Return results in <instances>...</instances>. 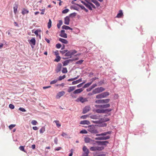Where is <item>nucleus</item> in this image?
<instances>
[{"mask_svg":"<svg viewBox=\"0 0 156 156\" xmlns=\"http://www.w3.org/2000/svg\"><path fill=\"white\" fill-rule=\"evenodd\" d=\"M99 116L96 115H93L90 116V118L93 119L91 120L93 123H100L102 122H107L109 120L108 118L99 119Z\"/></svg>","mask_w":156,"mask_h":156,"instance_id":"obj_1","label":"nucleus"},{"mask_svg":"<svg viewBox=\"0 0 156 156\" xmlns=\"http://www.w3.org/2000/svg\"><path fill=\"white\" fill-rule=\"evenodd\" d=\"M111 132L110 131H108L99 134H96V136H99V137H96L95 139L97 140H104L108 139L110 138V136H105L107 134H111Z\"/></svg>","mask_w":156,"mask_h":156,"instance_id":"obj_2","label":"nucleus"},{"mask_svg":"<svg viewBox=\"0 0 156 156\" xmlns=\"http://www.w3.org/2000/svg\"><path fill=\"white\" fill-rule=\"evenodd\" d=\"M77 52V51L75 50H72L68 51L65 54V56H68L70 58L72 57V56L74 55Z\"/></svg>","mask_w":156,"mask_h":156,"instance_id":"obj_3","label":"nucleus"},{"mask_svg":"<svg viewBox=\"0 0 156 156\" xmlns=\"http://www.w3.org/2000/svg\"><path fill=\"white\" fill-rule=\"evenodd\" d=\"M109 95V93L107 92H105L101 94L97 95L96 98H105Z\"/></svg>","mask_w":156,"mask_h":156,"instance_id":"obj_4","label":"nucleus"},{"mask_svg":"<svg viewBox=\"0 0 156 156\" xmlns=\"http://www.w3.org/2000/svg\"><path fill=\"white\" fill-rule=\"evenodd\" d=\"M105 90V88L102 87H98L95 88L93 90V93L94 94H95L101 92Z\"/></svg>","mask_w":156,"mask_h":156,"instance_id":"obj_5","label":"nucleus"},{"mask_svg":"<svg viewBox=\"0 0 156 156\" xmlns=\"http://www.w3.org/2000/svg\"><path fill=\"white\" fill-rule=\"evenodd\" d=\"M110 106L109 104H106L103 105H96V107L97 108H106L109 107Z\"/></svg>","mask_w":156,"mask_h":156,"instance_id":"obj_6","label":"nucleus"},{"mask_svg":"<svg viewBox=\"0 0 156 156\" xmlns=\"http://www.w3.org/2000/svg\"><path fill=\"white\" fill-rule=\"evenodd\" d=\"M83 151L84 152L82 154V156H88V149L85 146L83 147Z\"/></svg>","mask_w":156,"mask_h":156,"instance_id":"obj_7","label":"nucleus"},{"mask_svg":"<svg viewBox=\"0 0 156 156\" xmlns=\"http://www.w3.org/2000/svg\"><path fill=\"white\" fill-rule=\"evenodd\" d=\"M62 68V64L61 63H59L56 68L55 71L56 73H58L60 72Z\"/></svg>","mask_w":156,"mask_h":156,"instance_id":"obj_8","label":"nucleus"},{"mask_svg":"<svg viewBox=\"0 0 156 156\" xmlns=\"http://www.w3.org/2000/svg\"><path fill=\"white\" fill-rule=\"evenodd\" d=\"M65 94V92L63 91H60L58 93L56 96V98L59 99L60 98L63 96Z\"/></svg>","mask_w":156,"mask_h":156,"instance_id":"obj_9","label":"nucleus"},{"mask_svg":"<svg viewBox=\"0 0 156 156\" xmlns=\"http://www.w3.org/2000/svg\"><path fill=\"white\" fill-rule=\"evenodd\" d=\"M65 31L64 30H62L61 31V33L59 35V36L61 37L64 38H67V34L65 33Z\"/></svg>","mask_w":156,"mask_h":156,"instance_id":"obj_10","label":"nucleus"},{"mask_svg":"<svg viewBox=\"0 0 156 156\" xmlns=\"http://www.w3.org/2000/svg\"><path fill=\"white\" fill-rule=\"evenodd\" d=\"M69 16H66L64 18V23L65 24L68 25L69 24Z\"/></svg>","mask_w":156,"mask_h":156,"instance_id":"obj_11","label":"nucleus"},{"mask_svg":"<svg viewBox=\"0 0 156 156\" xmlns=\"http://www.w3.org/2000/svg\"><path fill=\"white\" fill-rule=\"evenodd\" d=\"M97 142L98 143L99 145H104L105 146L107 144L109 143L107 141H97Z\"/></svg>","mask_w":156,"mask_h":156,"instance_id":"obj_12","label":"nucleus"},{"mask_svg":"<svg viewBox=\"0 0 156 156\" xmlns=\"http://www.w3.org/2000/svg\"><path fill=\"white\" fill-rule=\"evenodd\" d=\"M95 6L92 3L88 2V9L90 10L92 9V8L95 9Z\"/></svg>","mask_w":156,"mask_h":156,"instance_id":"obj_13","label":"nucleus"},{"mask_svg":"<svg viewBox=\"0 0 156 156\" xmlns=\"http://www.w3.org/2000/svg\"><path fill=\"white\" fill-rule=\"evenodd\" d=\"M29 43L30 44L34 45L36 43V40L35 38L32 37L30 40V41L29 42Z\"/></svg>","mask_w":156,"mask_h":156,"instance_id":"obj_14","label":"nucleus"},{"mask_svg":"<svg viewBox=\"0 0 156 156\" xmlns=\"http://www.w3.org/2000/svg\"><path fill=\"white\" fill-rule=\"evenodd\" d=\"M71 61L72 60H71V59L65 61L63 62V66H65L67 65L70 62H71Z\"/></svg>","mask_w":156,"mask_h":156,"instance_id":"obj_15","label":"nucleus"},{"mask_svg":"<svg viewBox=\"0 0 156 156\" xmlns=\"http://www.w3.org/2000/svg\"><path fill=\"white\" fill-rule=\"evenodd\" d=\"M59 41L64 44H67L68 43V41L66 40L61 38L59 39Z\"/></svg>","mask_w":156,"mask_h":156,"instance_id":"obj_16","label":"nucleus"},{"mask_svg":"<svg viewBox=\"0 0 156 156\" xmlns=\"http://www.w3.org/2000/svg\"><path fill=\"white\" fill-rule=\"evenodd\" d=\"M83 91L82 88H80L75 90L73 92L74 94H77L80 93Z\"/></svg>","mask_w":156,"mask_h":156,"instance_id":"obj_17","label":"nucleus"},{"mask_svg":"<svg viewBox=\"0 0 156 156\" xmlns=\"http://www.w3.org/2000/svg\"><path fill=\"white\" fill-rule=\"evenodd\" d=\"M123 15L122 11V10H120L119 11V13L117 14L116 17L118 18H121Z\"/></svg>","mask_w":156,"mask_h":156,"instance_id":"obj_18","label":"nucleus"},{"mask_svg":"<svg viewBox=\"0 0 156 156\" xmlns=\"http://www.w3.org/2000/svg\"><path fill=\"white\" fill-rule=\"evenodd\" d=\"M62 28L63 29H65V30H72L73 29L69 27L66 26V25H63L62 27Z\"/></svg>","mask_w":156,"mask_h":156,"instance_id":"obj_19","label":"nucleus"},{"mask_svg":"<svg viewBox=\"0 0 156 156\" xmlns=\"http://www.w3.org/2000/svg\"><path fill=\"white\" fill-rule=\"evenodd\" d=\"M75 89V86L70 87L67 90V91L68 92L70 93V92H71V91H73Z\"/></svg>","mask_w":156,"mask_h":156,"instance_id":"obj_20","label":"nucleus"},{"mask_svg":"<svg viewBox=\"0 0 156 156\" xmlns=\"http://www.w3.org/2000/svg\"><path fill=\"white\" fill-rule=\"evenodd\" d=\"M96 111L97 113H105V110L104 109H97Z\"/></svg>","mask_w":156,"mask_h":156,"instance_id":"obj_21","label":"nucleus"},{"mask_svg":"<svg viewBox=\"0 0 156 156\" xmlns=\"http://www.w3.org/2000/svg\"><path fill=\"white\" fill-rule=\"evenodd\" d=\"M90 126H88V129H88V131L90 132L91 133H95L96 134L98 133V132L95 129H93V130H90V128H91Z\"/></svg>","mask_w":156,"mask_h":156,"instance_id":"obj_22","label":"nucleus"},{"mask_svg":"<svg viewBox=\"0 0 156 156\" xmlns=\"http://www.w3.org/2000/svg\"><path fill=\"white\" fill-rule=\"evenodd\" d=\"M34 30H32V33H34L37 36H38V32L41 31L40 30H36L35 31H34Z\"/></svg>","mask_w":156,"mask_h":156,"instance_id":"obj_23","label":"nucleus"},{"mask_svg":"<svg viewBox=\"0 0 156 156\" xmlns=\"http://www.w3.org/2000/svg\"><path fill=\"white\" fill-rule=\"evenodd\" d=\"M63 23L62 21V20H59L58 23L57 24V27L58 28H60L61 26L62 25Z\"/></svg>","mask_w":156,"mask_h":156,"instance_id":"obj_24","label":"nucleus"},{"mask_svg":"<svg viewBox=\"0 0 156 156\" xmlns=\"http://www.w3.org/2000/svg\"><path fill=\"white\" fill-rule=\"evenodd\" d=\"M92 2H93L95 5L99 7L100 5V4L96 0H92Z\"/></svg>","mask_w":156,"mask_h":156,"instance_id":"obj_25","label":"nucleus"},{"mask_svg":"<svg viewBox=\"0 0 156 156\" xmlns=\"http://www.w3.org/2000/svg\"><path fill=\"white\" fill-rule=\"evenodd\" d=\"M29 13V11L25 9H23L22 12V13L23 15H24L26 14H27Z\"/></svg>","mask_w":156,"mask_h":156,"instance_id":"obj_26","label":"nucleus"},{"mask_svg":"<svg viewBox=\"0 0 156 156\" xmlns=\"http://www.w3.org/2000/svg\"><path fill=\"white\" fill-rule=\"evenodd\" d=\"M80 124L82 125L88 124V120H85L82 121L80 122Z\"/></svg>","mask_w":156,"mask_h":156,"instance_id":"obj_27","label":"nucleus"},{"mask_svg":"<svg viewBox=\"0 0 156 156\" xmlns=\"http://www.w3.org/2000/svg\"><path fill=\"white\" fill-rule=\"evenodd\" d=\"M77 101H80L82 103H83L85 101V99L83 97H82L78 98L77 99Z\"/></svg>","mask_w":156,"mask_h":156,"instance_id":"obj_28","label":"nucleus"},{"mask_svg":"<svg viewBox=\"0 0 156 156\" xmlns=\"http://www.w3.org/2000/svg\"><path fill=\"white\" fill-rule=\"evenodd\" d=\"M96 147V150L97 151H101L103 150L104 148V147L103 146H97Z\"/></svg>","mask_w":156,"mask_h":156,"instance_id":"obj_29","label":"nucleus"},{"mask_svg":"<svg viewBox=\"0 0 156 156\" xmlns=\"http://www.w3.org/2000/svg\"><path fill=\"white\" fill-rule=\"evenodd\" d=\"M54 122H55L58 127H59L61 126L60 124L59 123V121L58 120H55L54 121Z\"/></svg>","mask_w":156,"mask_h":156,"instance_id":"obj_30","label":"nucleus"},{"mask_svg":"<svg viewBox=\"0 0 156 156\" xmlns=\"http://www.w3.org/2000/svg\"><path fill=\"white\" fill-rule=\"evenodd\" d=\"M61 136H62L64 137L65 138H68V135L67 133H64L63 132L62 133V134H61Z\"/></svg>","mask_w":156,"mask_h":156,"instance_id":"obj_31","label":"nucleus"},{"mask_svg":"<svg viewBox=\"0 0 156 156\" xmlns=\"http://www.w3.org/2000/svg\"><path fill=\"white\" fill-rule=\"evenodd\" d=\"M45 131V127L44 126L42 127L40 130V132L41 133H43Z\"/></svg>","mask_w":156,"mask_h":156,"instance_id":"obj_32","label":"nucleus"},{"mask_svg":"<svg viewBox=\"0 0 156 156\" xmlns=\"http://www.w3.org/2000/svg\"><path fill=\"white\" fill-rule=\"evenodd\" d=\"M88 112V107L86 106L83 109V113L85 114Z\"/></svg>","mask_w":156,"mask_h":156,"instance_id":"obj_33","label":"nucleus"},{"mask_svg":"<svg viewBox=\"0 0 156 156\" xmlns=\"http://www.w3.org/2000/svg\"><path fill=\"white\" fill-rule=\"evenodd\" d=\"M110 101V99H105L102 100V103H107L109 102Z\"/></svg>","mask_w":156,"mask_h":156,"instance_id":"obj_34","label":"nucleus"},{"mask_svg":"<svg viewBox=\"0 0 156 156\" xmlns=\"http://www.w3.org/2000/svg\"><path fill=\"white\" fill-rule=\"evenodd\" d=\"M51 26V21L50 19H49L48 24V28H50Z\"/></svg>","mask_w":156,"mask_h":156,"instance_id":"obj_35","label":"nucleus"},{"mask_svg":"<svg viewBox=\"0 0 156 156\" xmlns=\"http://www.w3.org/2000/svg\"><path fill=\"white\" fill-rule=\"evenodd\" d=\"M17 8L18 6L16 5L15 6L13 7L14 12L15 14H16L17 12Z\"/></svg>","mask_w":156,"mask_h":156,"instance_id":"obj_36","label":"nucleus"},{"mask_svg":"<svg viewBox=\"0 0 156 156\" xmlns=\"http://www.w3.org/2000/svg\"><path fill=\"white\" fill-rule=\"evenodd\" d=\"M86 2L87 3H86L85 2L83 1H81V2L84 5L86 6L88 8V0H86Z\"/></svg>","mask_w":156,"mask_h":156,"instance_id":"obj_37","label":"nucleus"},{"mask_svg":"<svg viewBox=\"0 0 156 156\" xmlns=\"http://www.w3.org/2000/svg\"><path fill=\"white\" fill-rule=\"evenodd\" d=\"M60 58H61L60 56H59V55L57 56H56V58L55 59L54 61L58 62L60 60Z\"/></svg>","mask_w":156,"mask_h":156,"instance_id":"obj_38","label":"nucleus"},{"mask_svg":"<svg viewBox=\"0 0 156 156\" xmlns=\"http://www.w3.org/2000/svg\"><path fill=\"white\" fill-rule=\"evenodd\" d=\"M68 71L66 68H63L62 70V72L63 73H65L67 72Z\"/></svg>","mask_w":156,"mask_h":156,"instance_id":"obj_39","label":"nucleus"},{"mask_svg":"<svg viewBox=\"0 0 156 156\" xmlns=\"http://www.w3.org/2000/svg\"><path fill=\"white\" fill-rule=\"evenodd\" d=\"M80 83V80H77L76 81H73L72 83V85H75Z\"/></svg>","mask_w":156,"mask_h":156,"instance_id":"obj_40","label":"nucleus"},{"mask_svg":"<svg viewBox=\"0 0 156 156\" xmlns=\"http://www.w3.org/2000/svg\"><path fill=\"white\" fill-rule=\"evenodd\" d=\"M87 131L85 129L82 130L80 132V133L82 134H87Z\"/></svg>","mask_w":156,"mask_h":156,"instance_id":"obj_41","label":"nucleus"},{"mask_svg":"<svg viewBox=\"0 0 156 156\" xmlns=\"http://www.w3.org/2000/svg\"><path fill=\"white\" fill-rule=\"evenodd\" d=\"M69 9H65L63 10L62 11V12L63 14H66V13L67 12H69Z\"/></svg>","mask_w":156,"mask_h":156,"instance_id":"obj_42","label":"nucleus"},{"mask_svg":"<svg viewBox=\"0 0 156 156\" xmlns=\"http://www.w3.org/2000/svg\"><path fill=\"white\" fill-rule=\"evenodd\" d=\"M66 77V76L65 75H64L63 76H60L58 78V80H61L63 79H64Z\"/></svg>","mask_w":156,"mask_h":156,"instance_id":"obj_43","label":"nucleus"},{"mask_svg":"<svg viewBox=\"0 0 156 156\" xmlns=\"http://www.w3.org/2000/svg\"><path fill=\"white\" fill-rule=\"evenodd\" d=\"M19 149L20 150L23 151L24 152H26V151L24 149V147L23 146H20L19 147Z\"/></svg>","mask_w":156,"mask_h":156,"instance_id":"obj_44","label":"nucleus"},{"mask_svg":"<svg viewBox=\"0 0 156 156\" xmlns=\"http://www.w3.org/2000/svg\"><path fill=\"white\" fill-rule=\"evenodd\" d=\"M31 124L33 125H36L37 122L35 120H33L31 122Z\"/></svg>","mask_w":156,"mask_h":156,"instance_id":"obj_45","label":"nucleus"},{"mask_svg":"<svg viewBox=\"0 0 156 156\" xmlns=\"http://www.w3.org/2000/svg\"><path fill=\"white\" fill-rule=\"evenodd\" d=\"M90 150L92 151H96V147H91L90 148Z\"/></svg>","mask_w":156,"mask_h":156,"instance_id":"obj_46","label":"nucleus"},{"mask_svg":"<svg viewBox=\"0 0 156 156\" xmlns=\"http://www.w3.org/2000/svg\"><path fill=\"white\" fill-rule=\"evenodd\" d=\"M98 78H96V77H95L94 78H93L92 79H91V80H90V81H91V82L90 83H88V86L90 85L91 83L94 80H96V79H98Z\"/></svg>","mask_w":156,"mask_h":156,"instance_id":"obj_47","label":"nucleus"},{"mask_svg":"<svg viewBox=\"0 0 156 156\" xmlns=\"http://www.w3.org/2000/svg\"><path fill=\"white\" fill-rule=\"evenodd\" d=\"M83 62V60H81L76 62V64H81Z\"/></svg>","mask_w":156,"mask_h":156,"instance_id":"obj_48","label":"nucleus"},{"mask_svg":"<svg viewBox=\"0 0 156 156\" xmlns=\"http://www.w3.org/2000/svg\"><path fill=\"white\" fill-rule=\"evenodd\" d=\"M68 51V50H65L63 51H60V52L63 55L64 54H65Z\"/></svg>","mask_w":156,"mask_h":156,"instance_id":"obj_49","label":"nucleus"},{"mask_svg":"<svg viewBox=\"0 0 156 156\" xmlns=\"http://www.w3.org/2000/svg\"><path fill=\"white\" fill-rule=\"evenodd\" d=\"M57 80H52L50 82V84H55L57 82Z\"/></svg>","mask_w":156,"mask_h":156,"instance_id":"obj_50","label":"nucleus"},{"mask_svg":"<svg viewBox=\"0 0 156 156\" xmlns=\"http://www.w3.org/2000/svg\"><path fill=\"white\" fill-rule=\"evenodd\" d=\"M76 15V12H73L70 14L69 15V16L70 17H74Z\"/></svg>","mask_w":156,"mask_h":156,"instance_id":"obj_51","label":"nucleus"},{"mask_svg":"<svg viewBox=\"0 0 156 156\" xmlns=\"http://www.w3.org/2000/svg\"><path fill=\"white\" fill-rule=\"evenodd\" d=\"M95 102L98 104L102 103V100H96Z\"/></svg>","mask_w":156,"mask_h":156,"instance_id":"obj_52","label":"nucleus"},{"mask_svg":"<svg viewBox=\"0 0 156 156\" xmlns=\"http://www.w3.org/2000/svg\"><path fill=\"white\" fill-rule=\"evenodd\" d=\"M61 46V44L59 43H58L56 45V47L57 48H60Z\"/></svg>","mask_w":156,"mask_h":156,"instance_id":"obj_53","label":"nucleus"},{"mask_svg":"<svg viewBox=\"0 0 156 156\" xmlns=\"http://www.w3.org/2000/svg\"><path fill=\"white\" fill-rule=\"evenodd\" d=\"M19 110L20 111L22 112H25L26 111V110L23 108L20 107L19 108Z\"/></svg>","mask_w":156,"mask_h":156,"instance_id":"obj_54","label":"nucleus"},{"mask_svg":"<svg viewBox=\"0 0 156 156\" xmlns=\"http://www.w3.org/2000/svg\"><path fill=\"white\" fill-rule=\"evenodd\" d=\"M96 86H97L96 84H93L91 86V88H88V91L91 90L92 88H94V87H95Z\"/></svg>","mask_w":156,"mask_h":156,"instance_id":"obj_55","label":"nucleus"},{"mask_svg":"<svg viewBox=\"0 0 156 156\" xmlns=\"http://www.w3.org/2000/svg\"><path fill=\"white\" fill-rule=\"evenodd\" d=\"M88 117V115H83L80 118L82 119H86L87 118V117Z\"/></svg>","mask_w":156,"mask_h":156,"instance_id":"obj_56","label":"nucleus"},{"mask_svg":"<svg viewBox=\"0 0 156 156\" xmlns=\"http://www.w3.org/2000/svg\"><path fill=\"white\" fill-rule=\"evenodd\" d=\"M9 107L11 109H13L14 108V105L12 104H10L9 105Z\"/></svg>","mask_w":156,"mask_h":156,"instance_id":"obj_57","label":"nucleus"},{"mask_svg":"<svg viewBox=\"0 0 156 156\" xmlns=\"http://www.w3.org/2000/svg\"><path fill=\"white\" fill-rule=\"evenodd\" d=\"M16 125L15 124H11L9 126V128L10 129H12Z\"/></svg>","mask_w":156,"mask_h":156,"instance_id":"obj_58","label":"nucleus"},{"mask_svg":"<svg viewBox=\"0 0 156 156\" xmlns=\"http://www.w3.org/2000/svg\"><path fill=\"white\" fill-rule=\"evenodd\" d=\"M69 151L70 152V153L69 155V156H72L73 153V150L72 149H71Z\"/></svg>","mask_w":156,"mask_h":156,"instance_id":"obj_59","label":"nucleus"},{"mask_svg":"<svg viewBox=\"0 0 156 156\" xmlns=\"http://www.w3.org/2000/svg\"><path fill=\"white\" fill-rule=\"evenodd\" d=\"M58 140L57 137H55L54 140V142L55 144H58Z\"/></svg>","mask_w":156,"mask_h":156,"instance_id":"obj_60","label":"nucleus"},{"mask_svg":"<svg viewBox=\"0 0 156 156\" xmlns=\"http://www.w3.org/2000/svg\"><path fill=\"white\" fill-rule=\"evenodd\" d=\"M84 83L83 82H82V83H80L77 86V87H81L82 86L83 84Z\"/></svg>","mask_w":156,"mask_h":156,"instance_id":"obj_61","label":"nucleus"},{"mask_svg":"<svg viewBox=\"0 0 156 156\" xmlns=\"http://www.w3.org/2000/svg\"><path fill=\"white\" fill-rule=\"evenodd\" d=\"M77 5L80 6L83 9H85V7L82 5H79L78 4H77Z\"/></svg>","mask_w":156,"mask_h":156,"instance_id":"obj_62","label":"nucleus"},{"mask_svg":"<svg viewBox=\"0 0 156 156\" xmlns=\"http://www.w3.org/2000/svg\"><path fill=\"white\" fill-rule=\"evenodd\" d=\"M76 78H71V79H68V81H73V80H76Z\"/></svg>","mask_w":156,"mask_h":156,"instance_id":"obj_63","label":"nucleus"},{"mask_svg":"<svg viewBox=\"0 0 156 156\" xmlns=\"http://www.w3.org/2000/svg\"><path fill=\"white\" fill-rule=\"evenodd\" d=\"M61 148V147H57L55 148V151H58L60 150Z\"/></svg>","mask_w":156,"mask_h":156,"instance_id":"obj_64","label":"nucleus"}]
</instances>
